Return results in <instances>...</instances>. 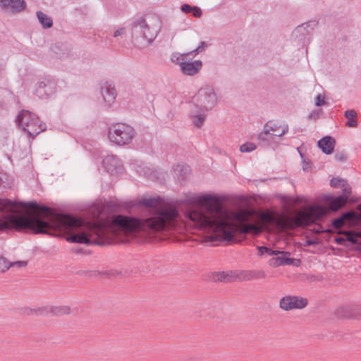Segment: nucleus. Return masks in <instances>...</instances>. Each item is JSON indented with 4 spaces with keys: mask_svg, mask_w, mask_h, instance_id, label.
Here are the masks:
<instances>
[{
    "mask_svg": "<svg viewBox=\"0 0 361 361\" xmlns=\"http://www.w3.org/2000/svg\"><path fill=\"white\" fill-rule=\"evenodd\" d=\"M325 99L321 94H318L315 98V106H320L325 104Z\"/></svg>",
    "mask_w": 361,
    "mask_h": 361,
    "instance_id": "37",
    "label": "nucleus"
},
{
    "mask_svg": "<svg viewBox=\"0 0 361 361\" xmlns=\"http://www.w3.org/2000/svg\"><path fill=\"white\" fill-rule=\"evenodd\" d=\"M56 92V84L54 81L44 78L38 82L35 89V94L41 99L53 94Z\"/></svg>",
    "mask_w": 361,
    "mask_h": 361,
    "instance_id": "10",
    "label": "nucleus"
},
{
    "mask_svg": "<svg viewBox=\"0 0 361 361\" xmlns=\"http://www.w3.org/2000/svg\"><path fill=\"white\" fill-rule=\"evenodd\" d=\"M341 188L343 190L342 195L337 197H328L327 202L329 207L333 211H337L341 209L345 204L351 194V188L347 181L343 183V186Z\"/></svg>",
    "mask_w": 361,
    "mask_h": 361,
    "instance_id": "7",
    "label": "nucleus"
},
{
    "mask_svg": "<svg viewBox=\"0 0 361 361\" xmlns=\"http://www.w3.org/2000/svg\"><path fill=\"white\" fill-rule=\"evenodd\" d=\"M264 129H267L269 132L274 133H279V128L280 126H278L276 123H274L271 121H268L264 125Z\"/></svg>",
    "mask_w": 361,
    "mask_h": 361,
    "instance_id": "32",
    "label": "nucleus"
},
{
    "mask_svg": "<svg viewBox=\"0 0 361 361\" xmlns=\"http://www.w3.org/2000/svg\"><path fill=\"white\" fill-rule=\"evenodd\" d=\"M345 180L340 178H333L330 181V185L331 187L334 188H341L343 186V183H345Z\"/></svg>",
    "mask_w": 361,
    "mask_h": 361,
    "instance_id": "34",
    "label": "nucleus"
},
{
    "mask_svg": "<svg viewBox=\"0 0 361 361\" xmlns=\"http://www.w3.org/2000/svg\"><path fill=\"white\" fill-rule=\"evenodd\" d=\"M315 25L316 23L314 21L302 23L294 30L293 36L302 44L309 43Z\"/></svg>",
    "mask_w": 361,
    "mask_h": 361,
    "instance_id": "9",
    "label": "nucleus"
},
{
    "mask_svg": "<svg viewBox=\"0 0 361 361\" xmlns=\"http://www.w3.org/2000/svg\"><path fill=\"white\" fill-rule=\"evenodd\" d=\"M238 280L250 281L255 279H264L266 274L262 270H245L238 271Z\"/></svg>",
    "mask_w": 361,
    "mask_h": 361,
    "instance_id": "18",
    "label": "nucleus"
},
{
    "mask_svg": "<svg viewBox=\"0 0 361 361\" xmlns=\"http://www.w3.org/2000/svg\"><path fill=\"white\" fill-rule=\"evenodd\" d=\"M307 305V300L306 298L296 295L284 296L279 300V307L285 311L293 309H302Z\"/></svg>",
    "mask_w": 361,
    "mask_h": 361,
    "instance_id": "8",
    "label": "nucleus"
},
{
    "mask_svg": "<svg viewBox=\"0 0 361 361\" xmlns=\"http://www.w3.org/2000/svg\"><path fill=\"white\" fill-rule=\"evenodd\" d=\"M9 265L11 266V267H25L27 265V262L26 261H16L14 262H11V264H9Z\"/></svg>",
    "mask_w": 361,
    "mask_h": 361,
    "instance_id": "38",
    "label": "nucleus"
},
{
    "mask_svg": "<svg viewBox=\"0 0 361 361\" xmlns=\"http://www.w3.org/2000/svg\"><path fill=\"white\" fill-rule=\"evenodd\" d=\"M335 159L337 161H345L347 157H346V155L343 152H337L335 154Z\"/></svg>",
    "mask_w": 361,
    "mask_h": 361,
    "instance_id": "39",
    "label": "nucleus"
},
{
    "mask_svg": "<svg viewBox=\"0 0 361 361\" xmlns=\"http://www.w3.org/2000/svg\"><path fill=\"white\" fill-rule=\"evenodd\" d=\"M288 131V125H285L283 127L282 130L279 133H276V135L277 137H281V136L285 135Z\"/></svg>",
    "mask_w": 361,
    "mask_h": 361,
    "instance_id": "40",
    "label": "nucleus"
},
{
    "mask_svg": "<svg viewBox=\"0 0 361 361\" xmlns=\"http://www.w3.org/2000/svg\"><path fill=\"white\" fill-rule=\"evenodd\" d=\"M238 279L237 271H219L214 274L215 281L233 282Z\"/></svg>",
    "mask_w": 361,
    "mask_h": 361,
    "instance_id": "20",
    "label": "nucleus"
},
{
    "mask_svg": "<svg viewBox=\"0 0 361 361\" xmlns=\"http://www.w3.org/2000/svg\"><path fill=\"white\" fill-rule=\"evenodd\" d=\"M37 17L39 20V22L43 26L44 28H49L53 25V20L51 17L48 16L47 14L44 13L42 11L37 12Z\"/></svg>",
    "mask_w": 361,
    "mask_h": 361,
    "instance_id": "28",
    "label": "nucleus"
},
{
    "mask_svg": "<svg viewBox=\"0 0 361 361\" xmlns=\"http://www.w3.org/2000/svg\"><path fill=\"white\" fill-rule=\"evenodd\" d=\"M44 307H39L37 309L26 307L23 309V314L26 315L44 316Z\"/></svg>",
    "mask_w": 361,
    "mask_h": 361,
    "instance_id": "29",
    "label": "nucleus"
},
{
    "mask_svg": "<svg viewBox=\"0 0 361 361\" xmlns=\"http://www.w3.org/2000/svg\"><path fill=\"white\" fill-rule=\"evenodd\" d=\"M185 202L188 204L184 214L185 224L208 233L211 240L231 241L236 233L258 235L261 232L257 224L248 222L247 210L230 209L215 195L206 194Z\"/></svg>",
    "mask_w": 361,
    "mask_h": 361,
    "instance_id": "1",
    "label": "nucleus"
},
{
    "mask_svg": "<svg viewBox=\"0 0 361 361\" xmlns=\"http://www.w3.org/2000/svg\"><path fill=\"white\" fill-rule=\"evenodd\" d=\"M124 32H125V28L121 27L114 32V37H117L123 35L124 33Z\"/></svg>",
    "mask_w": 361,
    "mask_h": 361,
    "instance_id": "41",
    "label": "nucleus"
},
{
    "mask_svg": "<svg viewBox=\"0 0 361 361\" xmlns=\"http://www.w3.org/2000/svg\"><path fill=\"white\" fill-rule=\"evenodd\" d=\"M0 6L2 9L16 13L23 11L26 3L24 0H0Z\"/></svg>",
    "mask_w": 361,
    "mask_h": 361,
    "instance_id": "12",
    "label": "nucleus"
},
{
    "mask_svg": "<svg viewBox=\"0 0 361 361\" xmlns=\"http://www.w3.org/2000/svg\"><path fill=\"white\" fill-rule=\"evenodd\" d=\"M121 273L120 272H117V271H111V272L108 273V275L109 276H117V275H119Z\"/></svg>",
    "mask_w": 361,
    "mask_h": 361,
    "instance_id": "49",
    "label": "nucleus"
},
{
    "mask_svg": "<svg viewBox=\"0 0 361 361\" xmlns=\"http://www.w3.org/2000/svg\"><path fill=\"white\" fill-rule=\"evenodd\" d=\"M135 129L124 123H113L109 127L108 137L111 142L118 146L130 143L135 136Z\"/></svg>",
    "mask_w": 361,
    "mask_h": 361,
    "instance_id": "5",
    "label": "nucleus"
},
{
    "mask_svg": "<svg viewBox=\"0 0 361 361\" xmlns=\"http://www.w3.org/2000/svg\"><path fill=\"white\" fill-rule=\"evenodd\" d=\"M44 316H62L71 313V307L67 305L44 306Z\"/></svg>",
    "mask_w": 361,
    "mask_h": 361,
    "instance_id": "16",
    "label": "nucleus"
},
{
    "mask_svg": "<svg viewBox=\"0 0 361 361\" xmlns=\"http://www.w3.org/2000/svg\"><path fill=\"white\" fill-rule=\"evenodd\" d=\"M335 144V139L331 136H324L317 142L319 148L326 154H331L334 152Z\"/></svg>",
    "mask_w": 361,
    "mask_h": 361,
    "instance_id": "17",
    "label": "nucleus"
},
{
    "mask_svg": "<svg viewBox=\"0 0 361 361\" xmlns=\"http://www.w3.org/2000/svg\"><path fill=\"white\" fill-rule=\"evenodd\" d=\"M276 134L269 132L263 127V130L257 135V140L262 145L268 146L274 142L275 137H277Z\"/></svg>",
    "mask_w": 361,
    "mask_h": 361,
    "instance_id": "24",
    "label": "nucleus"
},
{
    "mask_svg": "<svg viewBox=\"0 0 361 361\" xmlns=\"http://www.w3.org/2000/svg\"><path fill=\"white\" fill-rule=\"evenodd\" d=\"M262 250H265V252L269 255V256H273L274 254H275V252L271 250V248H269L267 247H266V248H262Z\"/></svg>",
    "mask_w": 361,
    "mask_h": 361,
    "instance_id": "46",
    "label": "nucleus"
},
{
    "mask_svg": "<svg viewBox=\"0 0 361 361\" xmlns=\"http://www.w3.org/2000/svg\"><path fill=\"white\" fill-rule=\"evenodd\" d=\"M161 27L158 18H137L131 24L133 43L138 47H145L151 44L157 37Z\"/></svg>",
    "mask_w": 361,
    "mask_h": 361,
    "instance_id": "3",
    "label": "nucleus"
},
{
    "mask_svg": "<svg viewBox=\"0 0 361 361\" xmlns=\"http://www.w3.org/2000/svg\"><path fill=\"white\" fill-rule=\"evenodd\" d=\"M174 176L180 180H185L190 172V168L188 165L178 164L173 168Z\"/></svg>",
    "mask_w": 361,
    "mask_h": 361,
    "instance_id": "23",
    "label": "nucleus"
},
{
    "mask_svg": "<svg viewBox=\"0 0 361 361\" xmlns=\"http://www.w3.org/2000/svg\"><path fill=\"white\" fill-rule=\"evenodd\" d=\"M256 145L252 142H246L240 147L241 152H250L256 149Z\"/></svg>",
    "mask_w": 361,
    "mask_h": 361,
    "instance_id": "33",
    "label": "nucleus"
},
{
    "mask_svg": "<svg viewBox=\"0 0 361 361\" xmlns=\"http://www.w3.org/2000/svg\"><path fill=\"white\" fill-rule=\"evenodd\" d=\"M184 57H186V55L184 54H180L178 52H174L171 54V61L180 66V68H181V63H185Z\"/></svg>",
    "mask_w": 361,
    "mask_h": 361,
    "instance_id": "30",
    "label": "nucleus"
},
{
    "mask_svg": "<svg viewBox=\"0 0 361 361\" xmlns=\"http://www.w3.org/2000/svg\"><path fill=\"white\" fill-rule=\"evenodd\" d=\"M196 102L195 107L197 109L209 111L217 102V97L214 90L211 86H206L201 88L194 98Z\"/></svg>",
    "mask_w": 361,
    "mask_h": 361,
    "instance_id": "6",
    "label": "nucleus"
},
{
    "mask_svg": "<svg viewBox=\"0 0 361 361\" xmlns=\"http://www.w3.org/2000/svg\"><path fill=\"white\" fill-rule=\"evenodd\" d=\"M104 169L112 175L121 173L123 171L122 165L116 156L108 155L103 160Z\"/></svg>",
    "mask_w": 361,
    "mask_h": 361,
    "instance_id": "11",
    "label": "nucleus"
},
{
    "mask_svg": "<svg viewBox=\"0 0 361 361\" xmlns=\"http://www.w3.org/2000/svg\"><path fill=\"white\" fill-rule=\"evenodd\" d=\"M11 182L6 173H0V188H10Z\"/></svg>",
    "mask_w": 361,
    "mask_h": 361,
    "instance_id": "31",
    "label": "nucleus"
},
{
    "mask_svg": "<svg viewBox=\"0 0 361 361\" xmlns=\"http://www.w3.org/2000/svg\"><path fill=\"white\" fill-rule=\"evenodd\" d=\"M200 52H202V51L200 50H199L198 48L197 47L196 49H195L194 50H192V51H191L190 52L185 53V54L186 55V56H188L189 55L195 56V55L198 54Z\"/></svg>",
    "mask_w": 361,
    "mask_h": 361,
    "instance_id": "44",
    "label": "nucleus"
},
{
    "mask_svg": "<svg viewBox=\"0 0 361 361\" xmlns=\"http://www.w3.org/2000/svg\"><path fill=\"white\" fill-rule=\"evenodd\" d=\"M206 111L204 109H197L194 111H191L190 116L192 119L193 125L197 128H201L205 120V115L204 112Z\"/></svg>",
    "mask_w": 361,
    "mask_h": 361,
    "instance_id": "21",
    "label": "nucleus"
},
{
    "mask_svg": "<svg viewBox=\"0 0 361 361\" xmlns=\"http://www.w3.org/2000/svg\"><path fill=\"white\" fill-rule=\"evenodd\" d=\"M300 261L293 258L286 257V256L274 257L269 260V264L272 267H277L284 264H294L298 266Z\"/></svg>",
    "mask_w": 361,
    "mask_h": 361,
    "instance_id": "19",
    "label": "nucleus"
},
{
    "mask_svg": "<svg viewBox=\"0 0 361 361\" xmlns=\"http://www.w3.org/2000/svg\"><path fill=\"white\" fill-rule=\"evenodd\" d=\"M262 248H266V247L264 246H260V247H258L257 249H258V251H259V255H264L265 252V250H262Z\"/></svg>",
    "mask_w": 361,
    "mask_h": 361,
    "instance_id": "48",
    "label": "nucleus"
},
{
    "mask_svg": "<svg viewBox=\"0 0 361 361\" xmlns=\"http://www.w3.org/2000/svg\"><path fill=\"white\" fill-rule=\"evenodd\" d=\"M101 94L104 102L110 104L116 98V90L111 85H105L101 87Z\"/></svg>",
    "mask_w": 361,
    "mask_h": 361,
    "instance_id": "25",
    "label": "nucleus"
},
{
    "mask_svg": "<svg viewBox=\"0 0 361 361\" xmlns=\"http://www.w3.org/2000/svg\"><path fill=\"white\" fill-rule=\"evenodd\" d=\"M353 216V212H344L339 217L332 221V226L336 229H340L347 224V221H350Z\"/></svg>",
    "mask_w": 361,
    "mask_h": 361,
    "instance_id": "22",
    "label": "nucleus"
},
{
    "mask_svg": "<svg viewBox=\"0 0 361 361\" xmlns=\"http://www.w3.org/2000/svg\"><path fill=\"white\" fill-rule=\"evenodd\" d=\"M12 228L47 234V207L0 198V231Z\"/></svg>",
    "mask_w": 361,
    "mask_h": 361,
    "instance_id": "2",
    "label": "nucleus"
},
{
    "mask_svg": "<svg viewBox=\"0 0 361 361\" xmlns=\"http://www.w3.org/2000/svg\"><path fill=\"white\" fill-rule=\"evenodd\" d=\"M9 264H11V262H8L6 258L0 257V271L5 272L6 270H8L11 267Z\"/></svg>",
    "mask_w": 361,
    "mask_h": 361,
    "instance_id": "35",
    "label": "nucleus"
},
{
    "mask_svg": "<svg viewBox=\"0 0 361 361\" xmlns=\"http://www.w3.org/2000/svg\"><path fill=\"white\" fill-rule=\"evenodd\" d=\"M16 122L19 127L27 133V136L34 138L36 135L47 128L44 123H42L38 116L27 111L22 110L16 118Z\"/></svg>",
    "mask_w": 361,
    "mask_h": 361,
    "instance_id": "4",
    "label": "nucleus"
},
{
    "mask_svg": "<svg viewBox=\"0 0 361 361\" xmlns=\"http://www.w3.org/2000/svg\"><path fill=\"white\" fill-rule=\"evenodd\" d=\"M344 116L348 119L345 126L349 128H355L357 126V112L354 109L347 110L344 112Z\"/></svg>",
    "mask_w": 361,
    "mask_h": 361,
    "instance_id": "27",
    "label": "nucleus"
},
{
    "mask_svg": "<svg viewBox=\"0 0 361 361\" xmlns=\"http://www.w3.org/2000/svg\"><path fill=\"white\" fill-rule=\"evenodd\" d=\"M180 11L185 13H191L195 18H200L202 15V10L195 6L184 4L180 6Z\"/></svg>",
    "mask_w": 361,
    "mask_h": 361,
    "instance_id": "26",
    "label": "nucleus"
},
{
    "mask_svg": "<svg viewBox=\"0 0 361 361\" xmlns=\"http://www.w3.org/2000/svg\"><path fill=\"white\" fill-rule=\"evenodd\" d=\"M346 238L336 237L334 242L338 245H346V242L353 245H361V231H348L345 233Z\"/></svg>",
    "mask_w": 361,
    "mask_h": 361,
    "instance_id": "13",
    "label": "nucleus"
},
{
    "mask_svg": "<svg viewBox=\"0 0 361 361\" xmlns=\"http://www.w3.org/2000/svg\"><path fill=\"white\" fill-rule=\"evenodd\" d=\"M202 67V62L200 60H195L194 61H185L181 63V72L186 75H195L199 73Z\"/></svg>",
    "mask_w": 361,
    "mask_h": 361,
    "instance_id": "14",
    "label": "nucleus"
},
{
    "mask_svg": "<svg viewBox=\"0 0 361 361\" xmlns=\"http://www.w3.org/2000/svg\"><path fill=\"white\" fill-rule=\"evenodd\" d=\"M275 252V254H274V255H276L278 257V255H281V256H286V255H289L290 253L288 252H285V251H279V250H274Z\"/></svg>",
    "mask_w": 361,
    "mask_h": 361,
    "instance_id": "45",
    "label": "nucleus"
},
{
    "mask_svg": "<svg viewBox=\"0 0 361 361\" xmlns=\"http://www.w3.org/2000/svg\"><path fill=\"white\" fill-rule=\"evenodd\" d=\"M336 314L338 317H349L350 311L348 307H341L337 310Z\"/></svg>",
    "mask_w": 361,
    "mask_h": 361,
    "instance_id": "36",
    "label": "nucleus"
},
{
    "mask_svg": "<svg viewBox=\"0 0 361 361\" xmlns=\"http://www.w3.org/2000/svg\"><path fill=\"white\" fill-rule=\"evenodd\" d=\"M317 243L313 240H307L305 243H304V246H310V245H316Z\"/></svg>",
    "mask_w": 361,
    "mask_h": 361,
    "instance_id": "47",
    "label": "nucleus"
},
{
    "mask_svg": "<svg viewBox=\"0 0 361 361\" xmlns=\"http://www.w3.org/2000/svg\"><path fill=\"white\" fill-rule=\"evenodd\" d=\"M318 116H319V111H314L311 114H310L309 119H310V120H312V119L316 120V119H317Z\"/></svg>",
    "mask_w": 361,
    "mask_h": 361,
    "instance_id": "42",
    "label": "nucleus"
},
{
    "mask_svg": "<svg viewBox=\"0 0 361 361\" xmlns=\"http://www.w3.org/2000/svg\"><path fill=\"white\" fill-rule=\"evenodd\" d=\"M207 47H208L207 43L202 41V42H201L200 43V44L198 45L197 48L201 51H203L205 49V48Z\"/></svg>",
    "mask_w": 361,
    "mask_h": 361,
    "instance_id": "43",
    "label": "nucleus"
},
{
    "mask_svg": "<svg viewBox=\"0 0 361 361\" xmlns=\"http://www.w3.org/2000/svg\"><path fill=\"white\" fill-rule=\"evenodd\" d=\"M51 49L55 55L60 59H67L73 55V48L68 43L57 42Z\"/></svg>",
    "mask_w": 361,
    "mask_h": 361,
    "instance_id": "15",
    "label": "nucleus"
}]
</instances>
